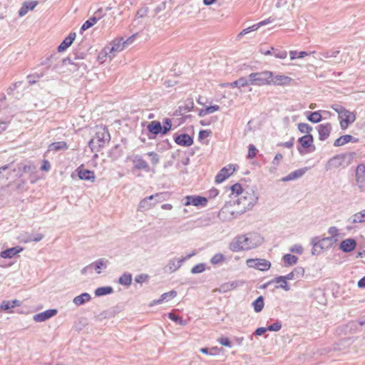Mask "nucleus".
<instances>
[{
  "mask_svg": "<svg viewBox=\"0 0 365 365\" xmlns=\"http://www.w3.org/2000/svg\"><path fill=\"white\" fill-rule=\"evenodd\" d=\"M168 318L178 324L185 325V322L182 319V317L174 313H169Z\"/></svg>",
  "mask_w": 365,
  "mask_h": 365,
  "instance_id": "51",
  "label": "nucleus"
},
{
  "mask_svg": "<svg viewBox=\"0 0 365 365\" xmlns=\"http://www.w3.org/2000/svg\"><path fill=\"white\" fill-rule=\"evenodd\" d=\"M57 59H58V57H57L56 53L51 54L45 61L41 62V65L46 66L47 67V68H49L50 67L52 66L53 61L54 60L56 61Z\"/></svg>",
  "mask_w": 365,
  "mask_h": 365,
  "instance_id": "49",
  "label": "nucleus"
},
{
  "mask_svg": "<svg viewBox=\"0 0 365 365\" xmlns=\"http://www.w3.org/2000/svg\"><path fill=\"white\" fill-rule=\"evenodd\" d=\"M68 148V146L67 143L64 141H58V142L52 143L48 146L49 150H53V151H58V150H66Z\"/></svg>",
  "mask_w": 365,
  "mask_h": 365,
  "instance_id": "33",
  "label": "nucleus"
},
{
  "mask_svg": "<svg viewBox=\"0 0 365 365\" xmlns=\"http://www.w3.org/2000/svg\"><path fill=\"white\" fill-rule=\"evenodd\" d=\"M91 268L93 270V269L96 270L97 273H101V269L102 268H106V261L104 259H99L96 260V262L90 264Z\"/></svg>",
  "mask_w": 365,
  "mask_h": 365,
  "instance_id": "40",
  "label": "nucleus"
},
{
  "mask_svg": "<svg viewBox=\"0 0 365 365\" xmlns=\"http://www.w3.org/2000/svg\"><path fill=\"white\" fill-rule=\"evenodd\" d=\"M76 36V33H70L69 35L67 37H66L61 42V43L58 46V51L62 52L66 50L72 44V43L75 40Z\"/></svg>",
  "mask_w": 365,
  "mask_h": 365,
  "instance_id": "23",
  "label": "nucleus"
},
{
  "mask_svg": "<svg viewBox=\"0 0 365 365\" xmlns=\"http://www.w3.org/2000/svg\"><path fill=\"white\" fill-rule=\"evenodd\" d=\"M242 244V243L238 236L232 242H231L230 243L229 248L232 252H236L242 251V250H245Z\"/></svg>",
  "mask_w": 365,
  "mask_h": 365,
  "instance_id": "35",
  "label": "nucleus"
},
{
  "mask_svg": "<svg viewBox=\"0 0 365 365\" xmlns=\"http://www.w3.org/2000/svg\"><path fill=\"white\" fill-rule=\"evenodd\" d=\"M22 83L21 81H18L12 84L9 88H8L6 92L8 95L12 94L13 91L21 84Z\"/></svg>",
  "mask_w": 365,
  "mask_h": 365,
  "instance_id": "63",
  "label": "nucleus"
},
{
  "mask_svg": "<svg viewBox=\"0 0 365 365\" xmlns=\"http://www.w3.org/2000/svg\"><path fill=\"white\" fill-rule=\"evenodd\" d=\"M91 299V297L88 293H83L76 297H74L73 302L76 306H81L84 304L86 302H89Z\"/></svg>",
  "mask_w": 365,
  "mask_h": 365,
  "instance_id": "30",
  "label": "nucleus"
},
{
  "mask_svg": "<svg viewBox=\"0 0 365 365\" xmlns=\"http://www.w3.org/2000/svg\"><path fill=\"white\" fill-rule=\"evenodd\" d=\"M231 190L232 193H236L237 195H242L246 190H243L242 186L240 183H235L231 186Z\"/></svg>",
  "mask_w": 365,
  "mask_h": 365,
  "instance_id": "55",
  "label": "nucleus"
},
{
  "mask_svg": "<svg viewBox=\"0 0 365 365\" xmlns=\"http://www.w3.org/2000/svg\"><path fill=\"white\" fill-rule=\"evenodd\" d=\"M272 22V21L270 20V19H267L266 20H264V21H262L260 22H259L258 24H254L248 28H246L245 29H243L239 34H238V38L242 36H245L246 34H247L248 33L251 32V31H256L257 30L260 26H264V25H266L269 23Z\"/></svg>",
  "mask_w": 365,
  "mask_h": 365,
  "instance_id": "26",
  "label": "nucleus"
},
{
  "mask_svg": "<svg viewBox=\"0 0 365 365\" xmlns=\"http://www.w3.org/2000/svg\"><path fill=\"white\" fill-rule=\"evenodd\" d=\"M336 242V239H333V237H323L320 239L319 237H314L311 241L312 245V254L313 255H318L323 250L331 247Z\"/></svg>",
  "mask_w": 365,
  "mask_h": 365,
  "instance_id": "3",
  "label": "nucleus"
},
{
  "mask_svg": "<svg viewBox=\"0 0 365 365\" xmlns=\"http://www.w3.org/2000/svg\"><path fill=\"white\" fill-rule=\"evenodd\" d=\"M351 140V135H341V137H339V138H337L334 141V145L335 147L341 146V145H344L349 143Z\"/></svg>",
  "mask_w": 365,
  "mask_h": 365,
  "instance_id": "45",
  "label": "nucleus"
},
{
  "mask_svg": "<svg viewBox=\"0 0 365 365\" xmlns=\"http://www.w3.org/2000/svg\"><path fill=\"white\" fill-rule=\"evenodd\" d=\"M182 264V260L180 259L173 258L168 261L167 265L165 267V272H174L177 271Z\"/></svg>",
  "mask_w": 365,
  "mask_h": 365,
  "instance_id": "22",
  "label": "nucleus"
},
{
  "mask_svg": "<svg viewBox=\"0 0 365 365\" xmlns=\"http://www.w3.org/2000/svg\"><path fill=\"white\" fill-rule=\"evenodd\" d=\"M217 341L225 346H227V347H231L232 346V344H231V341L229 339V338L227 337H225V336H221L218 339H217Z\"/></svg>",
  "mask_w": 365,
  "mask_h": 365,
  "instance_id": "59",
  "label": "nucleus"
},
{
  "mask_svg": "<svg viewBox=\"0 0 365 365\" xmlns=\"http://www.w3.org/2000/svg\"><path fill=\"white\" fill-rule=\"evenodd\" d=\"M338 115L340 119V126L342 130L346 129L349 125L352 123L356 119L355 115L345 108L339 112Z\"/></svg>",
  "mask_w": 365,
  "mask_h": 365,
  "instance_id": "6",
  "label": "nucleus"
},
{
  "mask_svg": "<svg viewBox=\"0 0 365 365\" xmlns=\"http://www.w3.org/2000/svg\"><path fill=\"white\" fill-rule=\"evenodd\" d=\"M11 308H13V305L11 303V301H3L0 304V309L2 310H9Z\"/></svg>",
  "mask_w": 365,
  "mask_h": 365,
  "instance_id": "62",
  "label": "nucleus"
},
{
  "mask_svg": "<svg viewBox=\"0 0 365 365\" xmlns=\"http://www.w3.org/2000/svg\"><path fill=\"white\" fill-rule=\"evenodd\" d=\"M235 170V168L233 165L229 164L228 165L222 168L217 175L215 176V182L221 183L225 179L229 178Z\"/></svg>",
  "mask_w": 365,
  "mask_h": 365,
  "instance_id": "9",
  "label": "nucleus"
},
{
  "mask_svg": "<svg viewBox=\"0 0 365 365\" xmlns=\"http://www.w3.org/2000/svg\"><path fill=\"white\" fill-rule=\"evenodd\" d=\"M298 130L302 133H306V135H308L312 130V127L307 123H300L298 124Z\"/></svg>",
  "mask_w": 365,
  "mask_h": 365,
  "instance_id": "48",
  "label": "nucleus"
},
{
  "mask_svg": "<svg viewBox=\"0 0 365 365\" xmlns=\"http://www.w3.org/2000/svg\"><path fill=\"white\" fill-rule=\"evenodd\" d=\"M292 78L284 75H276L272 77L271 84L274 86H287L291 83Z\"/></svg>",
  "mask_w": 365,
  "mask_h": 365,
  "instance_id": "18",
  "label": "nucleus"
},
{
  "mask_svg": "<svg viewBox=\"0 0 365 365\" xmlns=\"http://www.w3.org/2000/svg\"><path fill=\"white\" fill-rule=\"evenodd\" d=\"M110 140V135L108 128L103 125L95 127V135L89 140L88 146L92 152H99Z\"/></svg>",
  "mask_w": 365,
  "mask_h": 365,
  "instance_id": "1",
  "label": "nucleus"
},
{
  "mask_svg": "<svg viewBox=\"0 0 365 365\" xmlns=\"http://www.w3.org/2000/svg\"><path fill=\"white\" fill-rule=\"evenodd\" d=\"M118 283L124 286H130L132 283V274L128 272L123 273L118 279Z\"/></svg>",
  "mask_w": 365,
  "mask_h": 365,
  "instance_id": "36",
  "label": "nucleus"
},
{
  "mask_svg": "<svg viewBox=\"0 0 365 365\" xmlns=\"http://www.w3.org/2000/svg\"><path fill=\"white\" fill-rule=\"evenodd\" d=\"M38 4V1H29L23 3L22 6L19 11V15L23 16L26 15L29 11L33 10Z\"/></svg>",
  "mask_w": 365,
  "mask_h": 365,
  "instance_id": "25",
  "label": "nucleus"
},
{
  "mask_svg": "<svg viewBox=\"0 0 365 365\" xmlns=\"http://www.w3.org/2000/svg\"><path fill=\"white\" fill-rule=\"evenodd\" d=\"M282 328V324L280 322H276L275 323L267 327V331H279Z\"/></svg>",
  "mask_w": 365,
  "mask_h": 365,
  "instance_id": "57",
  "label": "nucleus"
},
{
  "mask_svg": "<svg viewBox=\"0 0 365 365\" xmlns=\"http://www.w3.org/2000/svg\"><path fill=\"white\" fill-rule=\"evenodd\" d=\"M349 220L353 224L365 222V210L354 214Z\"/></svg>",
  "mask_w": 365,
  "mask_h": 365,
  "instance_id": "31",
  "label": "nucleus"
},
{
  "mask_svg": "<svg viewBox=\"0 0 365 365\" xmlns=\"http://www.w3.org/2000/svg\"><path fill=\"white\" fill-rule=\"evenodd\" d=\"M231 286L232 284H230L229 282L224 283L218 288V292L220 293H225L231 291Z\"/></svg>",
  "mask_w": 365,
  "mask_h": 365,
  "instance_id": "60",
  "label": "nucleus"
},
{
  "mask_svg": "<svg viewBox=\"0 0 365 365\" xmlns=\"http://www.w3.org/2000/svg\"><path fill=\"white\" fill-rule=\"evenodd\" d=\"M22 250H23V248L19 246L9 248L6 250L1 252L0 257L2 258H5V259L6 258H11L14 256H15L16 254L21 252Z\"/></svg>",
  "mask_w": 365,
  "mask_h": 365,
  "instance_id": "27",
  "label": "nucleus"
},
{
  "mask_svg": "<svg viewBox=\"0 0 365 365\" xmlns=\"http://www.w3.org/2000/svg\"><path fill=\"white\" fill-rule=\"evenodd\" d=\"M44 237V235L41 233L36 234H27L25 238L22 240L24 243H29L31 242H38Z\"/></svg>",
  "mask_w": 365,
  "mask_h": 365,
  "instance_id": "32",
  "label": "nucleus"
},
{
  "mask_svg": "<svg viewBox=\"0 0 365 365\" xmlns=\"http://www.w3.org/2000/svg\"><path fill=\"white\" fill-rule=\"evenodd\" d=\"M249 83H250V81H247L246 78L242 77V78L237 79V81H235L232 83H227V85L230 86L232 88H234V87L240 88V87H245V86H247Z\"/></svg>",
  "mask_w": 365,
  "mask_h": 365,
  "instance_id": "44",
  "label": "nucleus"
},
{
  "mask_svg": "<svg viewBox=\"0 0 365 365\" xmlns=\"http://www.w3.org/2000/svg\"><path fill=\"white\" fill-rule=\"evenodd\" d=\"M177 295V292L175 290H172L170 292L164 293L161 295L160 298L158 300L155 301L154 302L155 304H160L164 301H168L171 299H173Z\"/></svg>",
  "mask_w": 365,
  "mask_h": 365,
  "instance_id": "37",
  "label": "nucleus"
},
{
  "mask_svg": "<svg viewBox=\"0 0 365 365\" xmlns=\"http://www.w3.org/2000/svg\"><path fill=\"white\" fill-rule=\"evenodd\" d=\"M147 155L150 157V160H151V163L153 164V165L155 166L157 164L159 163L160 156L155 152H153V151L148 152L147 153Z\"/></svg>",
  "mask_w": 365,
  "mask_h": 365,
  "instance_id": "52",
  "label": "nucleus"
},
{
  "mask_svg": "<svg viewBox=\"0 0 365 365\" xmlns=\"http://www.w3.org/2000/svg\"><path fill=\"white\" fill-rule=\"evenodd\" d=\"M220 110V106L217 105L207 106L204 109H201L198 113L199 116L203 117L206 115L212 113Z\"/></svg>",
  "mask_w": 365,
  "mask_h": 365,
  "instance_id": "42",
  "label": "nucleus"
},
{
  "mask_svg": "<svg viewBox=\"0 0 365 365\" xmlns=\"http://www.w3.org/2000/svg\"><path fill=\"white\" fill-rule=\"evenodd\" d=\"M319 139L322 141L327 140L331 131V125L329 123L320 124L317 127Z\"/></svg>",
  "mask_w": 365,
  "mask_h": 365,
  "instance_id": "17",
  "label": "nucleus"
},
{
  "mask_svg": "<svg viewBox=\"0 0 365 365\" xmlns=\"http://www.w3.org/2000/svg\"><path fill=\"white\" fill-rule=\"evenodd\" d=\"M258 200V196L252 190H246L237 199V202L242 207L237 211L239 213H244L247 210L252 209Z\"/></svg>",
  "mask_w": 365,
  "mask_h": 365,
  "instance_id": "2",
  "label": "nucleus"
},
{
  "mask_svg": "<svg viewBox=\"0 0 365 365\" xmlns=\"http://www.w3.org/2000/svg\"><path fill=\"white\" fill-rule=\"evenodd\" d=\"M57 312L58 311L56 309H47L43 312L35 314L34 316V320L36 322H45L55 316Z\"/></svg>",
  "mask_w": 365,
  "mask_h": 365,
  "instance_id": "16",
  "label": "nucleus"
},
{
  "mask_svg": "<svg viewBox=\"0 0 365 365\" xmlns=\"http://www.w3.org/2000/svg\"><path fill=\"white\" fill-rule=\"evenodd\" d=\"M239 237L242 243V245L245 250H250L256 247V244L252 241V235H242L239 236Z\"/></svg>",
  "mask_w": 365,
  "mask_h": 365,
  "instance_id": "28",
  "label": "nucleus"
},
{
  "mask_svg": "<svg viewBox=\"0 0 365 365\" xmlns=\"http://www.w3.org/2000/svg\"><path fill=\"white\" fill-rule=\"evenodd\" d=\"M160 196V194L156 193L155 195H150L149 197L143 199L138 205V210H148L152 208L157 203L158 201L152 202L151 200H153L155 197H158Z\"/></svg>",
  "mask_w": 365,
  "mask_h": 365,
  "instance_id": "15",
  "label": "nucleus"
},
{
  "mask_svg": "<svg viewBox=\"0 0 365 365\" xmlns=\"http://www.w3.org/2000/svg\"><path fill=\"white\" fill-rule=\"evenodd\" d=\"M346 155L344 154L336 155L329 159L326 165L327 170L332 168H338L341 166L344 167V160Z\"/></svg>",
  "mask_w": 365,
  "mask_h": 365,
  "instance_id": "10",
  "label": "nucleus"
},
{
  "mask_svg": "<svg viewBox=\"0 0 365 365\" xmlns=\"http://www.w3.org/2000/svg\"><path fill=\"white\" fill-rule=\"evenodd\" d=\"M298 142L303 148H312L310 151H314L315 150V146L313 145L314 138L311 134L304 135L299 138L298 139Z\"/></svg>",
  "mask_w": 365,
  "mask_h": 365,
  "instance_id": "21",
  "label": "nucleus"
},
{
  "mask_svg": "<svg viewBox=\"0 0 365 365\" xmlns=\"http://www.w3.org/2000/svg\"><path fill=\"white\" fill-rule=\"evenodd\" d=\"M205 269V264L204 263H200V264H197L196 265H195L192 269H191V273L192 274H199V273H202V272H204Z\"/></svg>",
  "mask_w": 365,
  "mask_h": 365,
  "instance_id": "54",
  "label": "nucleus"
},
{
  "mask_svg": "<svg viewBox=\"0 0 365 365\" xmlns=\"http://www.w3.org/2000/svg\"><path fill=\"white\" fill-rule=\"evenodd\" d=\"M247 264L250 267H254L260 271L268 270L271 267L270 262L264 259H250L247 261Z\"/></svg>",
  "mask_w": 365,
  "mask_h": 365,
  "instance_id": "7",
  "label": "nucleus"
},
{
  "mask_svg": "<svg viewBox=\"0 0 365 365\" xmlns=\"http://www.w3.org/2000/svg\"><path fill=\"white\" fill-rule=\"evenodd\" d=\"M147 129L150 133L155 135H158L159 133L162 134V125L160 122L158 120H153L150 122L147 126Z\"/></svg>",
  "mask_w": 365,
  "mask_h": 365,
  "instance_id": "29",
  "label": "nucleus"
},
{
  "mask_svg": "<svg viewBox=\"0 0 365 365\" xmlns=\"http://www.w3.org/2000/svg\"><path fill=\"white\" fill-rule=\"evenodd\" d=\"M292 272H294V274L295 277H299V276H302L304 274V270L302 267H296Z\"/></svg>",
  "mask_w": 365,
  "mask_h": 365,
  "instance_id": "64",
  "label": "nucleus"
},
{
  "mask_svg": "<svg viewBox=\"0 0 365 365\" xmlns=\"http://www.w3.org/2000/svg\"><path fill=\"white\" fill-rule=\"evenodd\" d=\"M175 142L178 145L188 147L193 144V139L188 134L182 133L175 136Z\"/></svg>",
  "mask_w": 365,
  "mask_h": 365,
  "instance_id": "19",
  "label": "nucleus"
},
{
  "mask_svg": "<svg viewBox=\"0 0 365 365\" xmlns=\"http://www.w3.org/2000/svg\"><path fill=\"white\" fill-rule=\"evenodd\" d=\"M125 43L123 37L114 39L110 46H106L103 48L104 56H108L110 58H113L117 52L123 50Z\"/></svg>",
  "mask_w": 365,
  "mask_h": 365,
  "instance_id": "5",
  "label": "nucleus"
},
{
  "mask_svg": "<svg viewBox=\"0 0 365 365\" xmlns=\"http://www.w3.org/2000/svg\"><path fill=\"white\" fill-rule=\"evenodd\" d=\"M83 58H84V54L81 53V56L75 55V57L73 59L71 57H67V58H63L59 61V63H61L62 65L69 64L71 66H78L79 68L83 67L84 68H86V65L80 61L83 60Z\"/></svg>",
  "mask_w": 365,
  "mask_h": 365,
  "instance_id": "11",
  "label": "nucleus"
},
{
  "mask_svg": "<svg viewBox=\"0 0 365 365\" xmlns=\"http://www.w3.org/2000/svg\"><path fill=\"white\" fill-rule=\"evenodd\" d=\"M76 171L78 173V176L81 180H88L92 182L95 181L96 175L94 172L90 170L83 169V165L79 166L76 169Z\"/></svg>",
  "mask_w": 365,
  "mask_h": 365,
  "instance_id": "14",
  "label": "nucleus"
},
{
  "mask_svg": "<svg viewBox=\"0 0 365 365\" xmlns=\"http://www.w3.org/2000/svg\"><path fill=\"white\" fill-rule=\"evenodd\" d=\"M113 292V289L111 287H101L95 290V295L96 297H101L106 294H110Z\"/></svg>",
  "mask_w": 365,
  "mask_h": 365,
  "instance_id": "41",
  "label": "nucleus"
},
{
  "mask_svg": "<svg viewBox=\"0 0 365 365\" xmlns=\"http://www.w3.org/2000/svg\"><path fill=\"white\" fill-rule=\"evenodd\" d=\"M365 166L359 165L356 170V182L361 190H365Z\"/></svg>",
  "mask_w": 365,
  "mask_h": 365,
  "instance_id": "13",
  "label": "nucleus"
},
{
  "mask_svg": "<svg viewBox=\"0 0 365 365\" xmlns=\"http://www.w3.org/2000/svg\"><path fill=\"white\" fill-rule=\"evenodd\" d=\"M304 173H305V170H303V169L297 170H295L294 172H292L291 173H289L286 177L283 178L282 179V180L283 182H287V181L295 180L297 178H299L302 177L304 174Z\"/></svg>",
  "mask_w": 365,
  "mask_h": 365,
  "instance_id": "34",
  "label": "nucleus"
},
{
  "mask_svg": "<svg viewBox=\"0 0 365 365\" xmlns=\"http://www.w3.org/2000/svg\"><path fill=\"white\" fill-rule=\"evenodd\" d=\"M298 257L295 255L286 254L283 256V261L285 267H289L297 264Z\"/></svg>",
  "mask_w": 365,
  "mask_h": 365,
  "instance_id": "38",
  "label": "nucleus"
},
{
  "mask_svg": "<svg viewBox=\"0 0 365 365\" xmlns=\"http://www.w3.org/2000/svg\"><path fill=\"white\" fill-rule=\"evenodd\" d=\"M356 242L354 239H346L340 243L339 248L344 252H350L356 247Z\"/></svg>",
  "mask_w": 365,
  "mask_h": 365,
  "instance_id": "24",
  "label": "nucleus"
},
{
  "mask_svg": "<svg viewBox=\"0 0 365 365\" xmlns=\"http://www.w3.org/2000/svg\"><path fill=\"white\" fill-rule=\"evenodd\" d=\"M295 278V275L294 272H291L285 276H279L272 279L275 283L283 282V284H279L276 287V288H282L285 291H289L290 289V287L287 284V280H292Z\"/></svg>",
  "mask_w": 365,
  "mask_h": 365,
  "instance_id": "12",
  "label": "nucleus"
},
{
  "mask_svg": "<svg viewBox=\"0 0 365 365\" xmlns=\"http://www.w3.org/2000/svg\"><path fill=\"white\" fill-rule=\"evenodd\" d=\"M257 150L254 145H252V144L250 145L247 158H250V159L255 158L256 155H257Z\"/></svg>",
  "mask_w": 365,
  "mask_h": 365,
  "instance_id": "58",
  "label": "nucleus"
},
{
  "mask_svg": "<svg viewBox=\"0 0 365 365\" xmlns=\"http://www.w3.org/2000/svg\"><path fill=\"white\" fill-rule=\"evenodd\" d=\"M272 77H273V73L269 71L252 73L249 75L250 84L256 86L271 85Z\"/></svg>",
  "mask_w": 365,
  "mask_h": 365,
  "instance_id": "4",
  "label": "nucleus"
},
{
  "mask_svg": "<svg viewBox=\"0 0 365 365\" xmlns=\"http://www.w3.org/2000/svg\"><path fill=\"white\" fill-rule=\"evenodd\" d=\"M264 306V298L262 296L258 297L253 302L252 307L256 312H261Z\"/></svg>",
  "mask_w": 365,
  "mask_h": 365,
  "instance_id": "43",
  "label": "nucleus"
},
{
  "mask_svg": "<svg viewBox=\"0 0 365 365\" xmlns=\"http://www.w3.org/2000/svg\"><path fill=\"white\" fill-rule=\"evenodd\" d=\"M207 199L205 197L197 195H188L185 197L184 205L185 206L192 205L197 207H205L207 205Z\"/></svg>",
  "mask_w": 365,
  "mask_h": 365,
  "instance_id": "8",
  "label": "nucleus"
},
{
  "mask_svg": "<svg viewBox=\"0 0 365 365\" xmlns=\"http://www.w3.org/2000/svg\"><path fill=\"white\" fill-rule=\"evenodd\" d=\"M133 163L134 168L137 170H143L146 172H149L150 170L148 163L140 155L134 156Z\"/></svg>",
  "mask_w": 365,
  "mask_h": 365,
  "instance_id": "20",
  "label": "nucleus"
},
{
  "mask_svg": "<svg viewBox=\"0 0 365 365\" xmlns=\"http://www.w3.org/2000/svg\"><path fill=\"white\" fill-rule=\"evenodd\" d=\"M148 279V275L147 274H140L135 277V281L137 283L142 284L145 282Z\"/></svg>",
  "mask_w": 365,
  "mask_h": 365,
  "instance_id": "61",
  "label": "nucleus"
},
{
  "mask_svg": "<svg viewBox=\"0 0 365 365\" xmlns=\"http://www.w3.org/2000/svg\"><path fill=\"white\" fill-rule=\"evenodd\" d=\"M224 259H225L224 255L222 254L218 253V254L215 255L212 257L210 262L213 264H216L220 262H222V261H224Z\"/></svg>",
  "mask_w": 365,
  "mask_h": 365,
  "instance_id": "56",
  "label": "nucleus"
},
{
  "mask_svg": "<svg viewBox=\"0 0 365 365\" xmlns=\"http://www.w3.org/2000/svg\"><path fill=\"white\" fill-rule=\"evenodd\" d=\"M99 19L100 16H93L88 20L86 21L81 28V32L82 33L83 31H86L93 26Z\"/></svg>",
  "mask_w": 365,
  "mask_h": 365,
  "instance_id": "39",
  "label": "nucleus"
},
{
  "mask_svg": "<svg viewBox=\"0 0 365 365\" xmlns=\"http://www.w3.org/2000/svg\"><path fill=\"white\" fill-rule=\"evenodd\" d=\"M339 53V50H330V51H322L319 53L320 57L319 58L322 60L323 58H329L331 57H336Z\"/></svg>",
  "mask_w": 365,
  "mask_h": 365,
  "instance_id": "47",
  "label": "nucleus"
},
{
  "mask_svg": "<svg viewBox=\"0 0 365 365\" xmlns=\"http://www.w3.org/2000/svg\"><path fill=\"white\" fill-rule=\"evenodd\" d=\"M272 51H273V55L277 58L284 59L287 56V52L285 50H279L272 47Z\"/></svg>",
  "mask_w": 365,
  "mask_h": 365,
  "instance_id": "50",
  "label": "nucleus"
},
{
  "mask_svg": "<svg viewBox=\"0 0 365 365\" xmlns=\"http://www.w3.org/2000/svg\"><path fill=\"white\" fill-rule=\"evenodd\" d=\"M172 126L171 120L169 118H165L163 121V126H162V134L165 135L170 130Z\"/></svg>",
  "mask_w": 365,
  "mask_h": 365,
  "instance_id": "53",
  "label": "nucleus"
},
{
  "mask_svg": "<svg viewBox=\"0 0 365 365\" xmlns=\"http://www.w3.org/2000/svg\"><path fill=\"white\" fill-rule=\"evenodd\" d=\"M322 115L320 111L309 112L307 115V119L314 123H317L322 120Z\"/></svg>",
  "mask_w": 365,
  "mask_h": 365,
  "instance_id": "46",
  "label": "nucleus"
}]
</instances>
